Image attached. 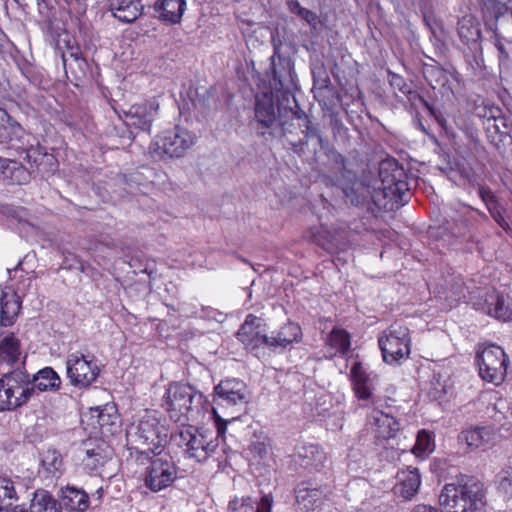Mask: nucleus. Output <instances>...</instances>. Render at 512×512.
Listing matches in <instances>:
<instances>
[{
	"instance_id": "0e129e2a",
	"label": "nucleus",
	"mask_w": 512,
	"mask_h": 512,
	"mask_svg": "<svg viewBox=\"0 0 512 512\" xmlns=\"http://www.w3.org/2000/svg\"><path fill=\"white\" fill-rule=\"evenodd\" d=\"M39 390L40 391H47V390H58L59 386H48V385H45V386H38Z\"/></svg>"
},
{
	"instance_id": "cd10ccee",
	"label": "nucleus",
	"mask_w": 512,
	"mask_h": 512,
	"mask_svg": "<svg viewBox=\"0 0 512 512\" xmlns=\"http://www.w3.org/2000/svg\"><path fill=\"white\" fill-rule=\"evenodd\" d=\"M159 17L166 22L179 23L186 9L185 0H157L154 4Z\"/></svg>"
},
{
	"instance_id": "4468645a",
	"label": "nucleus",
	"mask_w": 512,
	"mask_h": 512,
	"mask_svg": "<svg viewBox=\"0 0 512 512\" xmlns=\"http://www.w3.org/2000/svg\"><path fill=\"white\" fill-rule=\"evenodd\" d=\"M487 137L491 144L503 154V148L506 144H512V124L507 117L503 115L502 110L500 115H497L492 121L484 123Z\"/></svg>"
},
{
	"instance_id": "49530a36",
	"label": "nucleus",
	"mask_w": 512,
	"mask_h": 512,
	"mask_svg": "<svg viewBox=\"0 0 512 512\" xmlns=\"http://www.w3.org/2000/svg\"><path fill=\"white\" fill-rule=\"evenodd\" d=\"M18 126V123L7 113L6 110L0 108V143L10 138L9 129Z\"/></svg>"
},
{
	"instance_id": "bf43d9fd",
	"label": "nucleus",
	"mask_w": 512,
	"mask_h": 512,
	"mask_svg": "<svg viewBox=\"0 0 512 512\" xmlns=\"http://www.w3.org/2000/svg\"><path fill=\"white\" fill-rule=\"evenodd\" d=\"M486 5L490 6L496 13L502 12L503 9L512 4V0H485Z\"/></svg>"
},
{
	"instance_id": "a18cd8bd",
	"label": "nucleus",
	"mask_w": 512,
	"mask_h": 512,
	"mask_svg": "<svg viewBox=\"0 0 512 512\" xmlns=\"http://www.w3.org/2000/svg\"><path fill=\"white\" fill-rule=\"evenodd\" d=\"M228 512H255L251 497L235 496L228 503Z\"/></svg>"
},
{
	"instance_id": "4d7b16f0",
	"label": "nucleus",
	"mask_w": 512,
	"mask_h": 512,
	"mask_svg": "<svg viewBox=\"0 0 512 512\" xmlns=\"http://www.w3.org/2000/svg\"><path fill=\"white\" fill-rule=\"evenodd\" d=\"M388 75H389V82H390L391 86L398 88V90L404 94L410 92L409 87L406 84V82L402 76H400L396 73L390 72V71H389Z\"/></svg>"
},
{
	"instance_id": "79ce46f5",
	"label": "nucleus",
	"mask_w": 512,
	"mask_h": 512,
	"mask_svg": "<svg viewBox=\"0 0 512 512\" xmlns=\"http://www.w3.org/2000/svg\"><path fill=\"white\" fill-rule=\"evenodd\" d=\"M61 58L63 61L64 69H67V65L69 61H73L80 69L86 64L85 60L82 57L81 50L78 46H73L70 44V41L66 42V50L61 51Z\"/></svg>"
},
{
	"instance_id": "393cba45",
	"label": "nucleus",
	"mask_w": 512,
	"mask_h": 512,
	"mask_svg": "<svg viewBox=\"0 0 512 512\" xmlns=\"http://www.w3.org/2000/svg\"><path fill=\"white\" fill-rule=\"evenodd\" d=\"M496 434L491 427H474L463 431L459 435V441L465 443L470 450L484 448L491 444Z\"/></svg>"
},
{
	"instance_id": "c9c22d12",
	"label": "nucleus",
	"mask_w": 512,
	"mask_h": 512,
	"mask_svg": "<svg viewBox=\"0 0 512 512\" xmlns=\"http://www.w3.org/2000/svg\"><path fill=\"white\" fill-rule=\"evenodd\" d=\"M30 512H60V506L47 491L38 490L31 501Z\"/></svg>"
},
{
	"instance_id": "dca6fc26",
	"label": "nucleus",
	"mask_w": 512,
	"mask_h": 512,
	"mask_svg": "<svg viewBox=\"0 0 512 512\" xmlns=\"http://www.w3.org/2000/svg\"><path fill=\"white\" fill-rule=\"evenodd\" d=\"M159 106V101L156 98H152L143 104L131 106L127 113L128 125L149 132L152 122L158 114Z\"/></svg>"
},
{
	"instance_id": "58836bf2",
	"label": "nucleus",
	"mask_w": 512,
	"mask_h": 512,
	"mask_svg": "<svg viewBox=\"0 0 512 512\" xmlns=\"http://www.w3.org/2000/svg\"><path fill=\"white\" fill-rule=\"evenodd\" d=\"M350 375L354 384H368L369 382L378 381V375L359 361L353 362Z\"/></svg>"
},
{
	"instance_id": "338daca9",
	"label": "nucleus",
	"mask_w": 512,
	"mask_h": 512,
	"mask_svg": "<svg viewBox=\"0 0 512 512\" xmlns=\"http://www.w3.org/2000/svg\"><path fill=\"white\" fill-rule=\"evenodd\" d=\"M36 1L39 6H41L43 4L45 7H47V0H36Z\"/></svg>"
},
{
	"instance_id": "2eb2a0df",
	"label": "nucleus",
	"mask_w": 512,
	"mask_h": 512,
	"mask_svg": "<svg viewBox=\"0 0 512 512\" xmlns=\"http://www.w3.org/2000/svg\"><path fill=\"white\" fill-rule=\"evenodd\" d=\"M266 335L264 320L253 314H249L237 332V337L247 349L253 350L260 344H265L263 337Z\"/></svg>"
},
{
	"instance_id": "0eeeda50",
	"label": "nucleus",
	"mask_w": 512,
	"mask_h": 512,
	"mask_svg": "<svg viewBox=\"0 0 512 512\" xmlns=\"http://www.w3.org/2000/svg\"><path fill=\"white\" fill-rule=\"evenodd\" d=\"M383 360L392 364L410 354V338L408 328L391 325L378 339Z\"/></svg>"
},
{
	"instance_id": "473e14b6",
	"label": "nucleus",
	"mask_w": 512,
	"mask_h": 512,
	"mask_svg": "<svg viewBox=\"0 0 512 512\" xmlns=\"http://www.w3.org/2000/svg\"><path fill=\"white\" fill-rule=\"evenodd\" d=\"M20 356V340L14 333L0 335V362L14 364Z\"/></svg>"
},
{
	"instance_id": "2f4dec72",
	"label": "nucleus",
	"mask_w": 512,
	"mask_h": 512,
	"mask_svg": "<svg viewBox=\"0 0 512 512\" xmlns=\"http://www.w3.org/2000/svg\"><path fill=\"white\" fill-rule=\"evenodd\" d=\"M91 419L94 428H98L105 435L106 432H113L111 427L116 424L118 417L115 414L114 406L107 404L104 407L91 408Z\"/></svg>"
},
{
	"instance_id": "e433bc0d",
	"label": "nucleus",
	"mask_w": 512,
	"mask_h": 512,
	"mask_svg": "<svg viewBox=\"0 0 512 512\" xmlns=\"http://www.w3.org/2000/svg\"><path fill=\"white\" fill-rule=\"evenodd\" d=\"M288 8L290 12L296 16H298L301 20H303L306 24H308L313 31H317L320 26L319 16L300 5V3L296 0H291L288 2Z\"/></svg>"
},
{
	"instance_id": "680f3d73",
	"label": "nucleus",
	"mask_w": 512,
	"mask_h": 512,
	"mask_svg": "<svg viewBox=\"0 0 512 512\" xmlns=\"http://www.w3.org/2000/svg\"><path fill=\"white\" fill-rule=\"evenodd\" d=\"M413 512H438L436 508L429 505H417Z\"/></svg>"
},
{
	"instance_id": "bb28decb",
	"label": "nucleus",
	"mask_w": 512,
	"mask_h": 512,
	"mask_svg": "<svg viewBox=\"0 0 512 512\" xmlns=\"http://www.w3.org/2000/svg\"><path fill=\"white\" fill-rule=\"evenodd\" d=\"M420 483V474L416 468L402 471L398 474V483L395 486V492L404 499L409 500L418 492Z\"/></svg>"
},
{
	"instance_id": "8fccbe9b",
	"label": "nucleus",
	"mask_w": 512,
	"mask_h": 512,
	"mask_svg": "<svg viewBox=\"0 0 512 512\" xmlns=\"http://www.w3.org/2000/svg\"><path fill=\"white\" fill-rule=\"evenodd\" d=\"M501 108L495 105L486 104L483 107H478L476 114L485 119L484 123L492 121L497 115H500Z\"/></svg>"
},
{
	"instance_id": "6ab92c4d",
	"label": "nucleus",
	"mask_w": 512,
	"mask_h": 512,
	"mask_svg": "<svg viewBox=\"0 0 512 512\" xmlns=\"http://www.w3.org/2000/svg\"><path fill=\"white\" fill-rule=\"evenodd\" d=\"M34 386H0V411L15 409L24 404Z\"/></svg>"
},
{
	"instance_id": "13d9d810",
	"label": "nucleus",
	"mask_w": 512,
	"mask_h": 512,
	"mask_svg": "<svg viewBox=\"0 0 512 512\" xmlns=\"http://www.w3.org/2000/svg\"><path fill=\"white\" fill-rule=\"evenodd\" d=\"M272 503L273 498L270 494L263 495L255 508V512H271Z\"/></svg>"
},
{
	"instance_id": "20e7f679",
	"label": "nucleus",
	"mask_w": 512,
	"mask_h": 512,
	"mask_svg": "<svg viewBox=\"0 0 512 512\" xmlns=\"http://www.w3.org/2000/svg\"><path fill=\"white\" fill-rule=\"evenodd\" d=\"M379 178L381 181V194L389 199V209L404 205L406 196L409 194L406 173L397 161L386 159L379 165Z\"/></svg>"
},
{
	"instance_id": "f8f14e48",
	"label": "nucleus",
	"mask_w": 512,
	"mask_h": 512,
	"mask_svg": "<svg viewBox=\"0 0 512 512\" xmlns=\"http://www.w3.org/2000/svg\"><path fill=\"white\" fill-rule=\"evenodd\" d=\"M176 478V467L174 463L158 458L150 463L145 477L146 486L158 492L168 487Z\"/></svg>"
},
{
	"instance_id": "864d4df0",
	"label": "nucleus",
	"mask_w": 512,
	"mask_h": 512,
	"mask_svg": "<svg viewBox=\"0 0 512 512\" xmlns=\"http://www.w3.org/2000/svg\"><path fill=\"white\" fill-rule=\"evenodd\" d=\"M488 211L491 214L492 218L495 220V222L501 228H503L507 232L512 230L511 227L509 226L508 222L506 221V219L502 213V209L499 205L492 207Z\"/></svg>"
},
{
	"instance_id": "7c9ffc66",
	"label": "nucleus",
	"mask_w": 512,
	"mask_h": 512,
	"mask_svg": "<svg viewBox=\"0 0 512 512\" xmlns=\"http://www.w3.org/2000/svg\"><path fill=\"white\" fill-rule=\"evenodd\" d=\"M0 179L9 184L23 185L29 182L30 172L21 163L5 159L0 171Z\"/></svg>"
},
{
	"instance_id": "ddd939ff",
	"label": "nucleus",
	"mask_w": 512,
	"mask_h": 512,
	"mask_svg": "<svg viewBox=\"0 0 512 512\" xmlns=\"http://www.w3.org/2000/svg\"><path fill=\"white\" fill-rule=\"evenodd\" d=\"M251 395L246 386H214V403L219 408L232 409L240 412L249 403Z\"/></svg>"
},
{
	"instance_id": "5fc2aeb1",
	"label": "nucleus",
	"mask_w": 512,
	"mask_h": 512,
	"mask_svg": "<svg viewBox=\"0 0 512 512\" xmlns=\"http://www.w3.org/2000/svg\"><path fill=\"white\" fill-rule=\"evenodd\" d=\"M314 241L317 245H319L329 253H334L338 250V246L335 244V242L332 239H328L326 235H315Z\"/></svg>"
},
{
	"instance_id": "f03ea898",
	"label": "nucleus",
	"mask_w": 512,
	"mask_h": 512,
	"mask_svg": "<svg viewBox=\"0 0 512 512\" xmlns=\"http://www.w3.org/2000/svg\"><path fill=\"white\" fill-rule=\"evenodd\" d=\"M482 485L469 479L464 483L446 484L439 495L443 512H476L482 504Z\"/></svg>"
},
{
	"instance_id": "c756f323",
	"label": "nucleus",
	"mask_w": 512,
	"mask_h": 512,
	"mask_svg": "<svg viewBox=\"0 0 512 512\" xmlns=\"http://www.w3.org/2000/svg\"><path fill=\"white\" fill-rule=\"evenodd\" d=\"M63 506L70 511L84 512L89 507V497L84 490L67 486L61 490Z\"/></svg>"
},
{
	"instance_id": "5701e85b",
	"label": "nucleus",
	"mask_w": 512,
	"mask_h": 512,
	"mask_svg": "<svg viewBox=\"0 0 512 512\" xmlns=\"http://www.w3.org/2000/svg\"><path fill=\"white\" fill-rule=\"evenodd\" d=\"M301 338V327L296 323L289 322L281 327L276 336H264L263 341L266 346L273 349H284L293 343L299 342Z\"/></svg>"
},
{
	"instance_id": "f3484780",
	"label": "nucleus",
	"mask_w": 512,
	"mask_h": 512,
	"mask_svg": "<svg viewBox=\"0 0 512 512\" xmlns=\"http://www.w3.org/2000/svg\"><path fill=\"white\" fill-rule=\"evenodd\" d=\"M297 120L300 122L299 126L303 127L302 133L304 135L303 139H300L298 142H294L289 140V143L292 145L293 150L299 155L307 154V145L309 141H313V150L317 151L318 148L323 147V139L320 135L319 129L307 118L306 114L302 112L293 113Z\"/></svg>"
},
{
	"instance_id": "37998d69",
	"label": "nucleus",
	"mask_w": 512,
	"mask_h": 512,
	"mask_svg": "<svg viewBox=\"0 0 512 512\" xmlns=\"http://www.w3.org/2000/svg\"><path fill=\"white\" fill-rule=\"evenodd\" d=\"M497 489L507 498H512V467L505 468L497 475Z\"/></svg>"
},
{
	"instance_id": "de8ad7c7",
	"label": "nucleus",
	"mask_w": 512,
	"mask_h": 512,
	"mask_svg": "<svg viewBox=\"0 0 512 512\" xmlns=\"http://www.w3.org/2000/svg\"><path fill=\"white\" fill-rule=\"evenodd\" d=\"M84 454L85 456L82 458V463L91 471L95 470L103 463V457L101 456L99 448L85 449Z\"/></svg>"
},
{
	"instance_id": "a19ab883",
	"label": "nucleus",
	"mask_w": 512,
	"mask_h": 512,
	"mask_svg": "<svg viewBox=\"0 0 512 512\" xmlns=\"http://www.w3.org/2000/svg\"><path fill=\"white\" fill-rule=\"evenodd\" d=\"M16 499L17 494L13 482L0 477V511L12 505Z\"/></svg>"
},
{
	"instance_id": "412c9836",
	"label": "nucleus",
	"mask_w": 512,
	"mask_h": 512,
	"mask_svg": "<svg viewBox=\"0 0 512 512\" xmlns=\"http://www.w3.org/2000/svg\"><path fill=\"white\" fill-rule=\"evenodd\" d=\"M279 111V107L277 108ZM276 106L273 93H263L256 97L255 119L262 129L271 128L276 121Z\"/></svg>"
},
{
	"instance_id": "3c124183",
	"label": "nucleus",
	"mask_w": 512,
	"mask_h": 512,
	"mask_svg": "<svg viewBox=\"0 0 512 512\" xmlns=\"http://www.w3.org/2000/svg\"><path fill=\"white\" fill-rule=\"evenodd\" d=\"M38 380H47L50 384H55L56 381L60 383V377L51 367H45L33 376V382Z\"/></svg>"
},
{
	"instance_id": "f257e3e1",
	"label": "nucleus",
	"mask_w": 512,
	"mask_h": 512,
	"mask_svg": "<svg viewBox=\"0 0 512 512\" xmlns=\"http://www.w3.org/2000/svg\"><path fill=\"white\" fill-rule=\"evenodd\" d=\"M167 435V429L161 424L156 413L149 411H145L127 431V437L134 449L148 457L162 452Z\"/></svg>"
},
{
	"instance_id": "c03bdc74",
	"label": "nucleus",
	"mask_w": 512,
	"mask_h": 512,
	"mask_svg": "<svg viewBox=\"0 0 512 512\" xmlns=\"http://www.w3.org/2000/svg\"><path fill=\"white\" fill-rule=\"evenodd\" d=\"M118 185L123 186V189L128 194H134L141 184V175L138 172L129 175H118L116 178Z\"/></svg>"
},
{
	"instance_id": "603ef678",
	"label": "nucleus",
	"mask_w": 512,
	"mask_h": 512,
	"mask_svg": "<svg viewBox=\"0 0 512 512\" xmlns=\"http://www.w3.org/2000/svg\"><path fill=\"white\" fill-rule=\"evenodd\" d=\"M346 201L352 205H360L364 203L366 197L360 195L355 187H346L343 189Z\"/></svg>"
},
{
	"instance_id": "7ed1b4c3",
	"label": "nucleus",
	"mask_w": 512,
	"mask_h": 512,
	"mask_svg": "<svg viewBox=\"0 0 512 512\" xmlns=\"http://www.w3.org/2000/svg\"><path fill=\"white\" fill-rule=\"evenodd\" d=\"M354 394L360 401H371L374 408L367 416V425L377 438L390 439L400 429L398 421L381 409L380 398L375 396L371 386H353Z\"/></svg>"
},
{
	"instance_id": "09e8293b",
	"label": "nucleus",
	"mask_w": 512,
	"mask_h": 512,
	"mask_svg": "<svg viewBox=\"0 0 512 512\" xmlns=\"http://www.w3.org/2000/svg\"><path fill=\"white\" fill-rule=\"evenodd\" d=\"M5 381L8 383L13 382L15 384H31L29 375L20 369L7 373L4 378L0 379V384H4Z\"/></svg>"
},
{
	"instance_id": "052dcab7",
	"label": "nucleus",
	"mask_w": 512,
	"mask_h": 512,
	"mask_svg": "<svg viewBox=\"0 0 512 512\" xmlns=\"http://www.w3.org/2000/svg\"><path fill=\"white\" fill-rule=\"evenodd\" d=\"M213 412H214V416H215V420H216V423H217V429H218V432L219 433H222L224 432V430L226 429V424L228 421H225L223 420L218 414H217V410L216 408L213 409Z\"/></svg>"
},
{
	"instance_id": "ea45409f",
	"label": "nucleus",
	"mask_w": 512,
	"mask_h": 512,
	"mask_svg": "<svg viewBox=\"0 0 512 512\" xmlns=\"http://www.w3.org/2000/svg\"><path fill=\"white\" fill-rule=\"evenodd\" d=\"M326 343L336 352L345 354L350 349V336L343 329H333Z\"/></svg>"
},
{
	"instance_id": "e2e57ef3",
	"label": "nucleus",
	"mask_w": 512,
	"mask_h": 512,
	"mask_svg": "<svg viewBox=\"0 0 512 512\" xmlns=\"http://www.w3.org/2000/svg\"><path fill=\"white\" fill-rule=\"evenodd\" d=\"M333 159L334 162L339 165V169H344L345 158L340 153L333 152Z\"/></svg>"
},
{
	"instance_id": "4c0bfd02",
	"label": "nucleus",
	"mask_w": 512,
	"mask_h": 512,
	"mask_svg": "<svg viewBox=\"0 0 512 512\" xmlns=\"http://www.w3.org/2000/svg\"><path fill=\"white\" fill-rule=\"evenodd\" d=\"M435 449L433 436L427 430H420L417 434L415 445L412 452L421 458H426Z\"/></svg>"
},
{
	"instance_id": "6e6d98bb",
	"label": "nucleus",
	"mask_w": 512,
	"mask_h": 512,
	"mask_svg": "<svg viewBox=\"0 0 512 512\" xmlns=\"http://www.w3.org/2000/svg\"><path fill=\"white\" fill-rule=\"evenodd\" d=\"M478 194L482 201L486 204L488 210L498 205L495 195L489 188L480 187Z\"/></svg>"
},
{
	"instance_id": "423d86ee",
	"label": "nucleus",
	"mask_w": 512,
	"mask_h": 512,
	"mask_svg": "<svg viewBox=\"0 0 512 512\" xmlns=\"http://www.w3.org/2000/svg\"><path fill=\"white\" fill-rule=\"evenodd\" d=\"M476 363L482 380L500 384L504 380L509 359L500 346L490 344L477 354Z\"/></svg>"
},
{
	"instance_id": "aec40b11",
	"label": "nucleus",
	"mask_w": 512,
	"mask_h": 512,
	"mask_svg": "<svg viewBox=\"0 0 512 512\" xmlns=\"http://www.w3.org/2000/svg\"><path fill=\"white\" fill-rule=\"evenodd\" d=\"M483 312L501 321L512 320V306L503 295L496 291L488 292L481 306Z\"/></svg>"
},
{
	"instance_id": "9b49d317",
	"label": "nucleus",
	"mask_w": 512,
	"mask_h": 512,
	"mask_svg": "<svg viewBox=\"0 0 512 512\" xmlns=\"http://www.w3.org/2000/svg\"><path fill=\"white\" fill-rule=\"evenodd\" d=\"M66 366L72 384H92L99 374L98 366L79 352L68 356Z\"/></svg>"
},
{
	"instance_id": "a211bd4d",
	"label": "nucleus",
	"mask_w": 512,
	"mask_h": 512,
	"mask_svg": "<svg viewBox=\"0 0 512 512\" xmlns=\"http://www.w3.org/2000/svg\"><path fill=\"white\" fill-rule=\"evenodd\" d=\"M295 455L300 466L310 471H318L326 462V453L314 443H302L296 447Z\"/></svg>"
},
{
	"instance_id": "39448f33",
	"label": "nucleus",
	"mask_w": 512,
	"mask_h": 512,
	"mask_svg": "<svg viewBox=\"0 0 512 512\" xmlns=\"http://www.w3.org/2000/svg\"><path fill=\"white\" fill-rule=\"evenodd\" d=\"M270 87L277 98L289 102L290 97L295 98L293 92L297 89L294 63L290 57L282 56L275 50L270 57Z\"/></svg>"
},
{
	"instance_id": "b1692460",
	"label": "nucleus",
	"mask_w": 512,
	"mask_h": 512,
	"mask_svg": "<svg viewBox=\"0 0 512 512\" xmlns=\"http://www.w3.org/2000/svg\"><path fill=\"white\" fill-rule=\"evenodd\" d=\"M296 502L301 512H319L324 502V493L318 487L299 486Z\"/></svg>"
},
{
	"instance_id": "4be33fe9",
	"label": "nucleus",
	"mask_w": 512,
	"mask_h": 512,
	"mask_svg": "<svg viewBox=\"0 0 512 512\" xmlns=\"http://www.w3.org/2000/svg\"><path fill=\"white\" fill-rule=\"evenodd\" d=\"M457 32L461 41L469 46L472 51L480 50L481 30L480 24L472 15H464L459 19L457 24Z\"/></svg>"
},
{
	"instance_id": "9d476101",
	"label": "nucleus",
	"mask_w": 512,
	"mask_h": 512,
	"mask_svg": "<svg viewBox=\"0 0 512 512\" xmlns=\"http://www.w3.org/2000/svg\"><path fill=\"white\" fill-rule=\"evenodd\" d=\"M178 446L184 448L187 457L204 461L213 452L214 446L206 437L192 426L182 429L177 438Z\"/></svg>"
},
{
	"instance_id": "69168bd1",
	"label": "nucleus",
	"mask_w": 512,
	"mask_h": 512,
	"mask_svg": "<svg viewBox=\"0 0 512 512\" xmlns=\"http://www.w3.org/2000/svg\"><path fill=\"white\" fill-rule=\"evenodd\" d=\"M10 512H28L26 509L22 508V507H15L12 511Z\"/></svg>"
},
{
	"instance_id": "c85d7f7f",
	"label": "nucleus",
	"mask_w": 512,
	"mask_h": 512,
	"mask_svg": "<svg viewBox=\"0 0 512 512\" xmlns=\"http://www.w3.org/2000/svg\"><path fill=\"white\" fill-rule=\"evenodd\" d=\"M0 326L10 327L15 322L21 310V301L16 294H3L0 300Z\"/></svg>"
},
{
	"instance_id": "72a5a7b5",
	"label": "nucleus",
	"mask_w": 512,
	"mask_h": 512,
	"mask_svg": "<svg viewBox=\"0 0 512 512\" xmlns=\"http://www.w3.org/2000/svg\"><path fill=\"white\" fill-rule=\"evenodd\" d=\"M432 63H424L422 74L426 82L435 89L436 87H444L449 82V72L441 67L434 59Z\"/></svg>"
},
{
	"instance_id": "774afa93",
	"label": "nucleus",
	"mask_w": 512,
	"mask_h": 512,
	"mask_svg": "<svg viewBox=\"0 0 512 512\" xmlns=\"http://www.w3.org/2000/svg\"><path fill=\"white\" fill-rule=\"evenodd\" d=\"M380 195V193H377L376 196L374 197V203H376L377 205H380L378 203V200H377V197Z\"/></svg>"
},
{
	"instance_id": "f704fd0d",
	"label": "nucleus",
	"mask_w": 512,
	"mask_h": 512,
	"mask_svg": "<svg viewBox=\"0 0 512 512\" xmlns=\"http://www.w3.org/2000/svg\"><path fill=\"white\" fill-rule=\"evenodd\" d=\"M41 464L47 477H59L64 470V463L61 454L53 448L43 452Z\"/></svg>"
},
{
	"instance_id": "1a4fd4ad",
	"label": "nucleus",
	"mask_w": 512,
	"mask_h": 512,
	"mask_svg": "<svg viewBox=\"0 0 512 512\" xmlns=\"http://www.w3.org/2000/svg\"><path fill=\"white\" fill-rule=\"evenodd\" d=\"M193 400V386H169L165 393V407L170 419L184 425Z\"/></svg>"
},
{
	"instance_id": "6e6552de",
	"label": "nucleus",
	"mask_w": 512,
	"mask_h": 512,
	"mask_svg": "<svg viewBox=\"0 0 512 512\" xmlns=\"http://www.w3.org/2000/svg\"><path fill=\"white\" fill-rule=\"evenodd\" d=\"M195 139L190 131L176 126L155 142L153 151L160 157L180 158L194 145Z\"/></svg>"
},
{
	"instance_id": "a878e982",
	"label": "nucleus",
	"mask_w": 512,
	"mask_h": 512,
	"mask_svg": "<svg viewBox=\"0 0 512 512\" xmlns=\"http://www.w3.org/2000/svg\"><path fill=\"white\" fill-rule=\"evenodd\" d=\"M110 9L115 18L132 23L141 15L143 6L140 0H112Z\"/></svg>"
}]
</instances>
